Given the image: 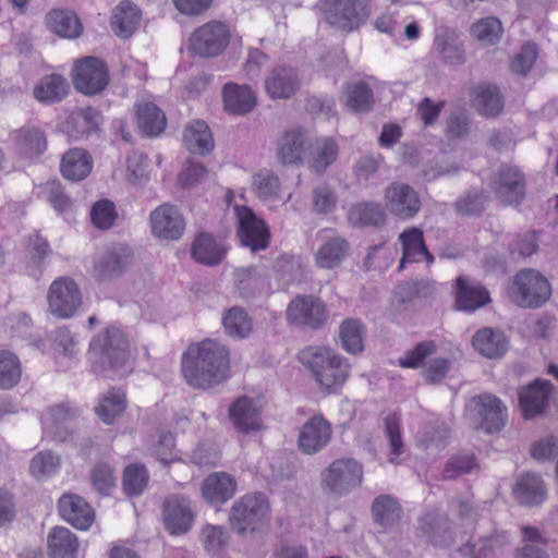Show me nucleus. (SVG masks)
I'll list each match as a JSON object with an SVG mask.
<instances>
[{
    "label": "nucleus",
    "instance_id": "f257e3e1",
    "mask_svg": "<svg viewBox=\"0 0 558 558\" xmlns=\"http://www.w3.org/2000/svg\"><path fill=\"white\" fill-rule=\"evenodd\" d=\"M229 373L230 352L215 340L191 344L182 356V374L192 388L210 389L225 381Z\"/></svg>",
    "mask_w": 558,
    "mask_h": 558
},
{
    "label": "nucleus",
    "instance_id": "f03ea898",
    "mask_svg": "<svg viewBox=\"0 0 558 558\" xmlns=\"http://www.w3.org/2000/svg\"><path fill=\"white\" fill-rule=\"evenodd\" d=\"M93 371L107 377H122L131 371L129 364V342L124 333L116 328H107L89 345Z\"/></svg>",
    "mask_w": 558,
    "mask_h": 558
},
{
    "label": "nucleus",
    "instance_id": "7ed1b4c3",
    "mask_svg": "<svg viewBox=\"0 0 558 558\" xmlns=\"http://www.w3.org/2000/svg\"><path fill=\"white\" fill-rule=\"evenodd\" d=\"M300 361L310 369L320 389L327 392L339 389L351 368L347 359L326 347H308L302 350Z\"/></svg>",
    "mask_w": 558,
    "mask_h": 558
},
{
    "label": "nucleus",
    "instance_id": "20e7f679",
    "mask_svg": "<svg viewBox=\"0 0 558 558\" xmlns=\"http://www.w3.org/2000/svg\"><path fill=\"white\" fill-rule=\"evenodd\" d=\"M364 469L353 458L332 461L320 474L322 489L331 496L342 497L362 485Z\"/></svg>",
    "mask_w": 558,
    "mask_h": 558
},
{
    "label": "nucleus",
    "instance_id": "39448f33",
    "mask_svg": "<svg viewBox=\"0 0 558 558\" xmlns=\"http://www.w3.org/2000/svg\"><path fill=\"white\" fill-rule=\"evenodd\" d=\"M551 289L548 280L535 269L519 271L509 289L513 303L523 308H537L550 298Z\"/></svg>",
    "mask_w": 558,
    "mask_h": 558
},
{
    "label": "nucleus",
    "instance_id": "423d86ee",
    "mask_svg": "<svg viewBox=\"0 0 558 558\" xmlns=\"http://www.w3.org/2000/svg\"><path fill=\"white\" fill-rule=\"evenodd\" d=\"M465 416L474 429L487 434L500 432L507 421V408L493 395L475 396L465 404Z\"/></svg>",
    "mask_w": 558,
    "mask_h": 558
},
{
    "label": "nucleus",
    "instance_id": "0eeeda50",
    "mask_svg": "<svg viewBox=\"0 0 558 558\" xmlns=\"http://www.w3.org/2000/svg\"><path fill=\"white\" fill-rule=\"evenodd\" d=\"M289 324L311 330L322 329L329 317L326 304L317 296L296 295L291 300L286 312Z\"/></svg>",
    "mask_w": 558,
    "mask_h": 558
},
{
    "label": "nucleus",
    "instance_id": "6e6552de",
    "mask_svg": "<svg viewBox=\"0 0 558 558\" xmlns=\"http://www.w3.org/2000/svg\"><path fill=\"white\" fill-rule=\"evenodd\" d=\"M371 0H327L323 10L327 22L342 31L357 28L369 15Z\"/></svg>",
    "mask_w": 558,
    "mask_h": 558
},
{
    "label": "nucleus",
    "instance_id": "1a4fd4ad",
    "mask_svg": "<svg viewBox=\"0 0 558 558\" xmlns=\"http://www.w3.org/2000/svg\"><path fill=\"white\" fill-rule=\"evenodd\" d=\"M268 511L269 506L264 495H245L230 510L229 522L231 529L239 534L255 531L267 517Z\"/></svg>",
    "mask_w": 558,
    "mask_h": 558
},
{
    "label": "nucleus",
    "instance_id": "9d476101",
    "mask_svg": "<svg viewBox=\"0 0 558 558\" xmlns=\"http://www.w3.org/2000/svg\"><path fill=\"white\" fill-rule=\"evenodd\" d=\"M385 208L399 220L413 219L422 209L418 192L404 182H392L384 192Z\"/></svg>",
    "mask_w": 558,
    "mask_h": 558
},
{
    "label": "nucleus",
    "instance_id": "9b49d317",
    "mask_svg": "<svg viewBox=\"0 0 558 558\" xmlns=\"http://www.w3.org/2000/svg\"><path fill=\"white\" fill-rule=\"evenodd\" d=\"M490 187L501 204L518 206L525 197V175L517 166L501 165L492 178Z\"/></svg>",
    "mask_w": 558,
    "mask_h": 558
},
{
    "label": "nucleus",
    "instance_id": "f8f14e48",
    "mask_svg": "<svg viewBox=\"0 0 558 558\" xmlns=\"http://www.w3.org/2000/svg\"><path fill=\"white\" fill-rule=\"evenodd\" d=\"M48 311L57 318L72 317L82 304L76 282L70 277L57 278L48 290Z\"/></svg>",
    "mask_w": 558,
    "mask_h": 558
},
{
    "label": "nucleus",
    "instance_id": "ddd939ff",
    "mask_svg": "<svg viewBox=\"0 0 558 558\" xmlns=\"http://www.w3.org/2000/svg\"><path fill=\"white\" fill-rule=\"evenodd\" d=\"M73 84L80 93L94 96L109 84V70L106 63L96 57H86L75 62Z\"/></svg>",
    "mask_w": 558,
    "mask_h": 558
},
{
    "label": "nucleus",
    "instance_id": "4468645a",
    "mask_svg": "<svg viewBox=\"0 0 558 558\" xmlns=\"http://www.w3.org/2000/svg\"><path fill=\"white\" fill-rule=\"evenodd\" d=\"M229 29L221 22H208L193 32L190 49L205 58L220 54L229 44Z\"/></svg>",
    "mask_w": 558,
    "mask_h": 558
},
{
    "label": "nucleus",
    "instance_id": "2eb2a0df",
    "mask_svg": "<svg viewBox=\"0 0 558 558\" xmlns=\"http://www.w3.org/2000/svg\"><path fill=\"white\" fill-rule=\"evenodd\" d=\"M239 221L238 236L243 246L253 253L265 250L270 243V232L266 222L246 206L235 207Z\"/></svg>",
    "mask_w": 558,
    "mask_h": 558
},
{
    "label": "nucleus",
    "instance_id": "dca6fc26",
    "mask_svg": "<svg viewBox=\"0 0 558 558\" xmlns=\"http://www.w3.org/2000/svg\"><path fill=\"white\" fill-rule=\"evenodd\" d=\"M192 501L183 495H171L162 504V519L166 530L172 535L187 533L195 519Z\"/></svg>",
    "mask_w": 558,
    "mask_h": 558
},
{
    "label": "nucleus",
    "instance_id": "f3484780",
    "mask_svg": "<svg viewBox=\"0 0 558 558\" xmlns=\"http://www.w3.org/2000/svg\"><path fill=\"white\" fill-rule=\"evenodd\" d=\"M151 232L163 240H179L186 227L181 210L169 203H165L150 213Z\"/></svg>",
    "mask_w": 558,
    "mask_h": 558
},
{
    "label": "nucleus",
    "instance_id": "a211bd4d",
    "mask_svg": "<svg viewBox=\"0 0 558 558\" xmlns=\"http://www.w3.org/2000/svg\"><path fill=\"white\" fill-rule=\"evenodd\" d=\"M308 147L306 132L299 126L286 130L277 141L276 157L283 167H301Z\"/></svg>",
    "mask_w": 558,
    "mask_h": 558
},
{
    "label": "nucleus",
    "instance_id": "6ab92c4d",
    "mask_svg": "<svg viewBox=\"0 0 558 558\" xmlns=\"http://www.w3.org/2000/svg\"><path fill=\"white\" fill-rule=\"evenodd\" d=\"M322 241L315 254L316 265L323 269H333L342 264L350 252L349 242L332 229L318 232Z\"/></svg>",
    "mask_w": 558,
    "mask_h": 558
},
{
    "label": "nucleus",
    "instance_id": "aec40b11",
    "mask_svg": "<svg viewBox=\"0 0 558 558\" xmlns=\"http://www.w3.org/2000/svg\"><path fill=\"white\" fill-rule=\"evenodd\" d=\"M332 428L322 415H314L300 429L298 437L299 449L305 454H315L330 442Z\"/></svg>",
    "mask_w": 558,
    "mask_h": 558
},
{
    "label": "nucleus",
    "instance_id": "412c9836",
    "mask_svg": "<svg viewBox=\"0 0 558 558\" xmlns=\"http://www.w3.org/2000/svg\"><path fill=\"white\" fill-rule=\"evenodd\" d=\"M300 86L301 78L292 66H277L265 78L266 93L274 100L291 98Z\"/></svg>",
    "mask_w": 558,
    "mask_h": 558
},
{
    "label": "nucleus",
    "instance_id": "4be33fe9",
    "mask_svg": "<svg viewBox=\"0 0 558 558\" xmlns=\"http://www.w3.org/2000/svg\"><path fill=\"white\" fill-rule=\"evenodd\" d=\"M60 515L77 530H87L95 520L89 504L78 495L65 494L58 502Z\"/></svg>",
    "mask_w": 558,
    "mask_h": 558
},
{
    "label": "nucleus",
    "instance_id": "5701e85b",
    "mask_svg": "<svg viewBox=\"0 0 558 558\" xmlns=\"http://www.w3.org/2000/svg\"><path fill=\"white\" fill-rule=\"evenodd\" d=\"M433 47L439 58L447 64L458 65L464 62V47L456 29L438 26Z\"/></svg>",
    "mask_w": 558,
    "mask_h": 558
},
{
    "label": "nucleus",
    "instance_id": "b1692460",
    "mask_svg": "<svg viewBox=\"0 0 558 558\" xmlns=\"http://www.w3.org/2000/svg\"><path fill=\"white\" fill-rule=\"evenodd\" d=\"M227 247L222 241L207 232L198 233L191 247L192 258L205 266H217L225 258Z\"/></svg>",
    "mask_w": 558,
    "mask_h": 558
},
{
    "label": "nucleus",
    "instance_id": "393cba45",
    "mask_svg": "<svg viewBox=\"0 0 558 558\" xmlns=\"http://www.w3.org/2000/svg\"><path fill=\"white\" fill-rule=\"evenodd\" d=\"M551 391L549 381L535 380L519 391V405L525 418L541 414L548 402Z\"/></svg>",
    "mask_w": 558,
    "mask_h": 558
},
{
    "label": "nucleus",
    "instance_id": "a878e982",
    "mask_svg": "<svg viewBox=\"0 0 558 558\" xmlns=\"http://www.w3.org/2000/svg\"><path fill=\"white\" fill-rule=\"evenodd\" d=\"M229 417L233 426L241 433L257 430L262 425L259 410L247 397H241L230 405Z\"/></svg>",
    "mask_w": 558,
    "mask_h": 558
},
{
    "label": "nucleus",
    "instance_id": "bb28decb",
    "mask_svg": "<svg viewBox=\"0 0 558 558\" xmlns=\"http://www.w3.org/2000/svg\"><path fill=\"white\" fill-rule=\"evenodd\" d=\"M472 344L483 356L498 359L507 352L509 341L500 329L486 327L475 332Z\"/></svg>",
    "mask_w": 558,
    "mask_h": 558
},
{
    "label": "nucleus",
    "instance_id": "cd10ccee",
    "mask_svg": "<svg viewBox=\"0 0 558 558\" xmlns=\"http://www.w3.org/2000/svg\"><path fill=\"white\" fill-rule=\"evenodd\" d=\"M513 494L521 505L537 506L544 502L547 492L542 477L535 473H523L513 487Z\"/></svg>",
    "mask_w": 558,
    "mask_h": 558
},
{
    "label": "nucleus",
    "instance_id": "c85d7f7f",
    "mask_svg": "<svg viewBox=\"0 0 558 558\" xmlns=\"http://www.w3.org/2000/svg\"><path fill=\"white\" fill-rule=\"evenodd\" d=\"M399 240L402 244V258L400 262V268L403 267L405 262L417 263L425 258L428 263L434 260L433 255L428 252L423 232L417 228H409L404 230L400 235Z\"/></svg>",
    "mask_w": 558,
    "mask_h": 558
},
{
    "label": "nucleus",
    "instance_id": "c756f323",
    "mask_svg": "<svg viewBox=\"0 0 558 558\" xmlns=\"http://www.w3.org/2000/svg\"><path fill=\"white\" fill-rule=\"evenodd\" d=\"M226 111L232 114H245L256 105V99L250 87L227 83L222 90Z\"/></svg>",
    "mask_w": 558,
    "mask_h": 558
},
{
    "label": "nucleus",
    "instance_id": "7c9ffc66",
    "mask_svg": "<svg viewBox=\"0 0 558 558\" xmlns=\"http://www.w3.org/2000/svg\"><path fill=\"white\" fill-rule=\"evenodd\" d=\"M456 284L459 310L474 312L490 301L488 291L484 287L471 284L465 277L457 278Z\"/></svg>",
    "mask_w": 558,
    "mask_h": 558
},
{
    "label": "nucleus",
    "instance_id": "2f4dec72",
    "mask_svg": "<svg viewBox=\"0 0 558 558\" xmlns=\"http://www.w3.org/2000/svg\"><path fill=\"white\" fill-rule=\"evenodd\" d=\"M93 160L82 148L68 150L61 159V173L70 181H81L92 171Z\"/></svg>",
    "mask_w": 558,
    "mask_h": 558
},
{
    "label": "nucleus",
    "instance_id": "473e14b6",
    "mask_svg": "<svg viewBox=\"0 0 558 558\" xmlns=\"http://www.w3.org/2000/svg\"><path fill=\"white\" fill-rule=\"evenodd\" d=\"M235 492V481L226 473L209 475L202 487L203 497L213 505L229 500Z\"/></svg>",
    "mask_w": 558,
    "mask_h": 558
},
{
    "label": "nucleus",
    "instance_id": "72a5a7b5",
    "mask_svg": "<svg viewBox=\"0 0 558 558\" xmlns=\"http://www.w3.org/2000/svg\"><path fill=\"white\" fill-rule=\"evenodd\" d=\"M100 119L99 111L92 107L78 109L68 118L66 131L72 138H82L98 131Z\"/></svg>",
    "mask_w": 558,
    "mask_h": 558
},
{
    "label": "nucleus",
    "instance_id": "f704fd0d",
    "mask_svg": "<svg viewBox=\"0 0 558 558\" xmlns=\"http://www.w3.org/2000/svg\"><path fill=\"white\" fill-rule=\"evenodd\" d=\"M141 11L130 1H122L113 11L111 27L114 34L123 39L130 38L137 28Z\"/></svg>",
    "mask_w": 558,
    "mask_h": 558
},
{
    "label": "nucleus",
    "instance_id": "c9c22d12",
    "mask_svg": "<svg viewBox=\"0 0 558 558\" xmlns=\"http://www.w3.org/2000/svg\"><path fill=\"white\" fill-rule=\"evenodd\" d=\"M348 219L354 227H380L386 222L387 215L381 204L363 202L350 208Z\"/></svg>",
    "mask_w": 558,
    "mask_h": 558
},
{
    "label": "nucleus",
    "instance_id": "e433bc0d",
    "mask_svg": "<svg viewBox=\"0 0 558 558\" xmlns=\"http://www.w3.org/2000/svg\"><path fill=\"white\" fill-rule=\"evenodd\" d=\"M343 97L345 106L355 113L368 112L374 106L373 89L363 81L344 84Z\"/></svg>",
    "mask_w": 558,
    "mask_h": 558
},
{
    "label": "nucleus",
    "instance_id": "4c0bfd02",
    "mask_svg": "<svg viewBox=\"0 0 558 558\" xmlns=\"http://www.w3.org/2000/svg\"><path fill=\"white\" fill-rule=\"evenodd\" d=\"M78 542L70 530L57 526L48 535V554L50 558H75Z\"/></svg>",
    "mask_w": 558,
    "mask_h": 558
},
{
    "label": "nucleus",
    "instance_id": "58836bf2",
    "mask_svg": "<svg viewBox=\"0 0 558 558\" xmlns=\"http://www.w3.org/2000/svg\"><path fill=\"white\" fill-rule=\"evenodd\" d=\"M69 88V83L62 75H46L35 86L34 97L43 104H54L68 95Z\"/></svg>",
    "mask_w": 558,
    "mask_h": 558
},
{
    "label": "nucleus",
    "instance_id": "ea45409f",
    "mask_svg": "<svg viewBox=\"0 0 558 558\" xmlns=\"http://www.w3.org/2000/svg\"><path fill=\"white\" fill-rule=\"evenodd\" d=\"M183 140L186 148L193 154L205 155L214 148L210 129L201 120L186 125Z\"/></svg>",
    "mask_w": 558,
    "mask_h": 558
},
{
    "label": "nucleus",
    "instance_id": "a19ab883",
    "mask_svg": "<svg viewBox=\"0 0 558 558\" xmlns=\"http://www.w3.org/2000/svg\"><path fill=\"white\" fill-rule=\"evenodd\" d=\"M474 105L482 116L493 118L502 111L504 98L497 86L482 84L474 89Z\"/></svg>",
    "mask_w": 558,
    "mask_h": 558
},
{
    "label": "nucleus",
    "instance_id": "79ce46f5",
    "mask_svg": "<svg viewBox=\"0 0 558 558\" xmlns=\"http://www.w3.org/2000/svg\"><path fill=\"white\" fill-rule=\"evenodd\" d=\"M402 509L391 495H379L372 504L374 522L384 529L392 527L401 519Z\"/></svg>",
    "mask_w": 558,
    "mask_h": 558
},
{
    "label": "nucleus",
    "instance_id": "37998d69",
    "mask_svg": "<svg viewBox=\"0 0 558 558\" xmlns=\"http://www.w3.org/2000/svg\"><path fill=\"white\" fill-rule=\"evenodd\" d=\"M131 258V251L123 245L107 251L99 259L96 269L99 278L108 279L122 274Z\"/></svg>",
    "mask_w": 558,
    "mask_h": 558
},
{
    "label": "nucleus",
    "instance_id": "c03bdc74",
    "mask_svg": "<svg viewBox=\"0 0 558 558\" xmlns=\"http://www.w3.org/2000/svg\"><path fill=\"white\" fill-rule=\"evenodd\" d=\"M364 325L355 318H347L339 326L341 347L350 354L356 355L364 351Z\"/></svg>",
    "mask_w": 558,
    "mask_h": 558
},
{
    "label": "nucleus",
    "instance_id": "a18cd8bd",
    "mask_svg": "<svg viewBox=\"0 0 558 558\" xmlns=\"http://www.w3.org/2000/svg\"><path fill=\"white\" fill-rule=\"evenodd\" d=\"M13 138L19 151L27 157L39 156L47 147L44 132L34 126L15 131Z\"/></svg>",
    "mask_w": 558,
    "mask_h": 558
},
{
    "label": "nucleus",
    "instance_id": "49530a36",
    "mask_svg": "<svg viewBox=\"0 0 558 558\" xmlns=\"http://www.w3.org/2000/svg\"><path fill=\"white\" fill-rule=\"evenodd\" d=\"M47 25L61 37L75 38L82 33V24L77 16L65 10H52L47 15Z\"/></svg>",
    "mask_w": 558,
    "mask_h": 558
},
{
    "label": "nucleus",
    "instance_id": "de8ad7c7",
    "mask_svg": "<svg viewBox=\"0 0 558 558\" xmlns=\"http://www.w3.org/2000/svg\"><path fill=\"white\" fill-rule=\"evenodd\" d=\"M222 325L228 336L244 339L252 332V319L243 307L232 306L226 311Z\"/></svg>",
    "mask_w": 558,
    "mask_h": 558
},
{
    "label": "nucleus",
    "instance_id": "09e8293b",
    "mask_svg": "<svg viewBox=\"0 0 558 558\" xmlns=\"http://www.w3.org/2000/svg\"><path fill=\"white\" fill-rule=\"evenodd\" d=\"M338 157V145L333 138H318L314 145L308 167L313 172L323 173Z\"/></svg>",
    "mask_w": 558,
    "mask_h": 558
},
{
    "label": "nucleus",
    "instance_id": "8fccbe9b",
    "mask_svg": "<svg viewBox=\"0 0 558 558\" xmlns=\"http://www.w3.org/2000/svg\"><path fill=\"white\" fill-rule=\"evenodd\" d=\"M137 125L147 135H159L166 126V116L156 105L142 104L137 107Z\"/></svg>",
    "mask_w": 558,
    "mask_h": 558
},
{
    "label": "nucleus",
    "instance_id": "3c124183",
    "mask_svg": "<svg viewBox=\"0 0 558 558\" xmlns=\"http://www.w3.org/2000/svg\"><path fill=\"white\" fill-rule=\"evenodd\" d=\"M435 290V283L427 279L403 281L395 288L393 296L398 303L407 304L417 298H429Z\"/></svg>",
    "mask_w": 558,
    "mask_h": 558
},
{
    "label": "nucleus",
    "instance_id": "603ef678",
    "mask_svg": "<svg viewBox=\"0 0 558 558\" xmlns=\"http://www.w3.org/2000/svg\"><path fill=\"white\" fill-rule=\"evenodd\" d=\"M488 199L489 196L485 190L471 189L457 199L454 207L459 215L476 216L485 209Z\"/></svg>",
    "mask_w": 558,
    "mask_h": 558
},
{
    "label": "nucleus",
    "instance_id": "864d4df0",
    "mask_svg": "<svg viewBox=\"0 0 558 558\" xmlns=\"http://www.w3.org/2000/svg\"><path fill=\"white\" fill-rule=\"evenodd\" d=\"M385 436L389 442L388 461L393 464L400 463L399 457L403 453L404 444L401 437L400 420L395 413L384 417Z\"/></svg>",
    "mask_w": 558,
    "mask_h": 558
},
{
    "label": "nucleus",
    "instance_id": "5fc2aeb1",
    "mask_svg": "<svg viewBox=\"0 0 558 558\" xmlns=\"http://www.w3.org/2000/svg\"><path fill=\"white\" fill-rule=\"evenodd\" d=\"M125 408V396L110 391L102 397L95 412L105 424L110 425L124 412Z\"/></svg>",
    "mask_w": 558,
    "mask_h": 558
},
{
    "label": "nucleus",
    "instance_id": "6e6d98bb",
    "mask_svg": "<svg viewBox=\"0 0 558 558\" xmlns=\"http://www.w3.org/2000/svg\"><path fill=\"white\" fill-rule=\"evenodd\" d=\"M22 369L16 354L10 351L0 352V388L10 389L21 378Z\"/></svg>",
    "mask_w": 558,
    "mask_h": 558
},
{
    "label": "nucleus",
    "instance_id": "4d7b16f0",
    "mask_svg": "<svg viewBox=\"0 0 558 558\" xmlns=\"http://www.w3.org/2000/svg\"><path fill=\"white\" fill-rule=\"evenodd\" d=\"M148 482V473L144 465L131 464L125 468L123 473V488L129 496L141 495Z\"/></svg>",
    "mask_w": 558,
    "mask_h": 558
},
{
    "label": "nucleus",
    "instance_id": "13d9d810",
    "mask_svg": "<svg viewBox=\"0 0 558 558\" xmlns=\"http://www.w3.org/2000/svg\"><path fill=\"white\" fill-rule=\"evenodd\" d=\"M502 32L501 22L494 16L482 19L471 27V33L475 38L490 45L496 44L500 39Z\"/></svg>",
    "mask_w": 558,
    "mask_h": 558
},
{
    "label": "nucleus",
    "instance_id": "bf43d9fd",
    "mask_svg": "<svg viewBox=\"0 0 558 558\" xmlns=\"http://www.w3.org/2000/svg\"><path fill=\"white\" fill-rule=\"evenodd\" d=\"M117 217L116 205L109 199L96 202L90 209V218L94 226L101 230L110 229Z\"/></svg>",
    "mask_w": 558,
    "mask_h": 558
},
{
    "label": "nucleus",
    "instance_id": "052dcab7",
    "mask_svg": "<svg viewBox=\"0 0 558 558\" xmlns=\"http://www.w3.org/2000/svg\"><path fill=\"white\" fill-rule=\"evenodd\" d=\"M60 466V459L51 451L37 453L31 461L29 471L33 476L40 480L54 474Z\"/></svg>",
    "mask_w": 558,
    "mask_h": 558
},
{
    "label": "nucleus",
    "instance_id": "680f3d73",
    "mask_svg": "<svg viewBox=\"0 0 558 558\" xmlns=\"http://www.w3.org/2000/svg\"><path fill=\"white\" fill-rule=\"evenodd\" d=\"M253 187L263 199L275 198L280 189L279 178L270 171H260L253 177Z\"/></svg>",
    "mask_w": 558,
    "mask_h": 558
},
{
    "label": "nucleus",
    "instance_id": "e2e57ef3",
    "mask_svg": "<svg viewBox=\"0 0 558 558\" xmlns=\"http://www.w3.org/2000/svg\"><path fill=\"white\" fill-rule=\"evenodd\" d=\"M449 428L446 425H428L425 427L420 441L428 451H440L447 446Z\"/></svg>",
    "mask_w": 558,
    "mask_h": 558
},
{
    "label": "nucleus",
    "instance_id": "0e129e2a",
    "mask_svg": "<svg viewBox=\"0 0 558 558\" xmlns=\"http://www.w3.org/2000/svg\"><path fill=\"white\" fill-rule=\"evenodd\" d=\"M313 210L316 214H329L335 210L338 202L336 192L326 184L316 186L312 193Z\"/></svg>",
    "mask_w": 558,
    "mask_h": 558
},
{
    "label": "nucleus",
    "instance_id": "69168bd1",
    "mask_svg": "<svg viewBox=\"0 0 558 558\" xmlns=\"http://www.w3.org/2000/svg\"><path fill=\"white\" fill-rule=\"evenodd\" d=\"M478 468L473 454L459 453L451 457L444 470L445 478H454L461 474L472 473Z\"/></svg>",
    "mask_w": 558,
    "mask_h": 558
},
{
    "label": "nucleus",
    "instance_id": "338daca9",
    "mask_svg": "<svg viewBox=\"0 0 558 558\" xmlns=\"http://www.w3.org/2000/svg\"><path fill=\"white\" fill-rule=\"evenodd\" d=\"M90 480L94 488L102 496H108L114 487L113 470L106 463L93 468Z\"/></svg>",
    "mask_w": 558,
    "mask_h": 558
},
{
    "label": "nucleus",
    "instance_id": "774afa93",
    "mask_svg": "<svg viewBox=\"0 0 558 558\" xmlns=\"http://www.w3.org/2000/svg\"><path fill=\"white\" fill-rule=\"evenodd\" d=\"M205 549L213 555L227 544L228 534L223 526L206 525L201 533Z\"/></svg>",
    "mask_w": 558,
    "mask_h": 558
}]
</instances>
